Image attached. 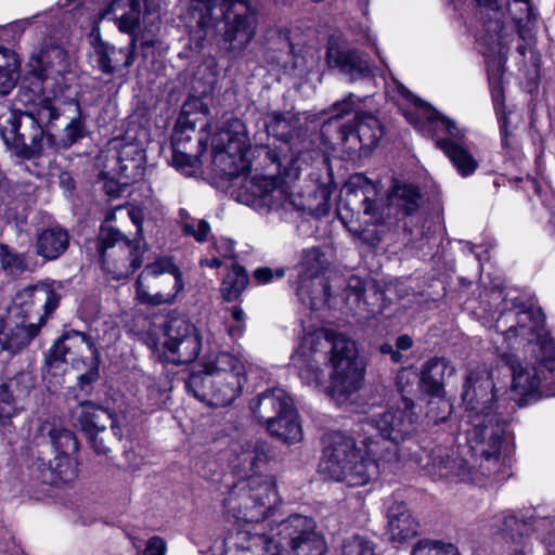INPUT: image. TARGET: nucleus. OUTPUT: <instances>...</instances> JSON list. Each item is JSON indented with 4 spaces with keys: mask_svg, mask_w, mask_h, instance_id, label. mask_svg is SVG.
<instances>
[{
    "mask_svg": "<svg viewBox=\"0 0 555 555\" xmlns=\"http://www.w3.org/2000/svg\"><path fill=\"white\" fill-rule=\"evenodd\" d=\"M493 339L512 372L511 399L525 406L542 397H555V341L544 330L540 309L515 304L496 321Z\"/></svg>",
    "mask_w": 555,
    "mask_h": 555,
    "instance_id": "1",
    "label": "nucleus"
},
{
    "mask_svg": "<svg viewBox=\"0 0 555 555\" xmlns=\"http://www.w3.org/2000/svg\"><path fill=\"white\" fill-rule=\"evenodd\" d=\"M481 22L478 38L485 57L494 108L498 114L502 145L511 147V133L506 115L500 114L504 102L503 74L513 43L525 56L534 44L539 10L534 0H476Z\"/></svg>",
    "mask_w": 555,
    "mask_h": 555,
    "instance_id": "2",
    "label": "nucleus"
},
{
    "mask_svg": "<svg viewBox=\"0 0 555 555\" xmlns=\"http://www.w3.org/2000/svg\"><path fill=\"white\" fill-rule=\"evenodd\" d=\"M34 68L31 90L35 99L26 112H10L0 117V132L7 146L22 158H31L42 149L46 137L54 144L50 132L53 121L60 117L59 96L63 94L64 74L68 63L61 48H51L41 53Z\"/></svg>",
    "mask_w": 555,
    "mask_h": 555,
    "instance_id": "3",
    "label": "nucleus"
},
{
    "mask_svg": "<svg viewBox=\"0 0 555 555\" xmlns=\"http://www.w3.org/2000/svg\"><path fill=\"white\" fill-rule=\"evenodd\" d=\"M292 363L301 379L315 387L325 383L323 366L331 365V397L343 404L363 385L365 365L358 356L356 343L345 334L328 328L307 332L295 352Z\"/></svg>",
    "mask_w": 555,
    "mask_h": 555,
    "instance_id": "4",
    "label": "nucleus"
},
{
    "mask_svg": "<svg viewBox=\"0 0 555 555\" xmlns=\"http://www.w3.org/2000/svg\"><path fill=\"white\" fill-rule=\"evenodd\" d=\"M236 550L262 555H325L326 543L317 531L312 518L295 514L280 521L269 531L256 526L254 531H237L231 538Z\"/></svg>",
    "mask_w": 555,
    "mask_h": 555,
    "instance_id": "5",
    "label": "nucleus"
},
{
    "mask_svg": "<svg viewBox=\"0 0 555 555\" xmlns=\"http://www.w3.org/2000/svg\"><path fill=\"white\" fill-rule=\"evenodd\" d=\"M415 409V403L402 396L395 405L365 417L362 444L369 456H377L383 472L391 473L402 462L400 444L412 434L417 422Z\"/></svg>",
    "mask_w": 555,
    "mask_h": 555,
    "instance_id": "6",
    "label": "nucleus"
},
{
    "mask_svg": "<svg viewBox=\"0 0 555 555\" xmlns=\"http://www.w3.org/2000/svg\"><path fill=\"white\" fill-rule=\"evenodd\" d=\"M247 382L244 361L227 351L204 357L202 370L193 371L185 380L186 390L199 401L227 406L242 393Z\"/></svg>",
    "mask_w": 555,
    "mask_h": 555,
    "instance_id": "7",
    "label": "nucleus"
},
{
    "mask_svg": "<svg viewBox=\"0 0 555 555\" xmlns=\"http://www.w3.org/2000/svg\"><path fill=\"white\" fill-rule=\"evenodd\" d=\"M196 23L202 28L224 23L223 39L231 50H243L254 39L258 12L249 0H191Z\"/></svg>",
    "mask_w": 555,
    "mask_h": 555,
    "instance_id": "8",
    "label": "nucleus"
},
{
    "mask_svg": "<svg viewBox=\"0 0 555 555\" xmlns=\"http://www.w3.org/2000/svg\"><path fill=\"white\" fill-rule=\"evenodd\" d=\"M365 455H361L352 437L335 431L327 436L320 469L333 480L345 481L351 487L364 486L386 473L377 456Z\"/></svg>",
    "mask_w": 555,
    "mask_h": 555,
    "instance_id": "9",
    "label": "nucleus"
},
{
    "mask_svg": "<svg viewBox=\"0 0 555 555\" xmlns=\"http://www.w3.org/2000/svg\"><path fill=\"white\" fill-rule=\"evenodd\" d=\"M279 501L274 479L259 473L236 482L223 500V508L228 516L254 524L245 531H254L256 526H264V531H269L272 526L264 520Z\"/></svg>",
    "mask_w": 555,
    "mask_h": 555,
    "instance_id": "10",
    "label": "nucleus"
},
{
    "mask_svg": "<svg viewBox=\"0 0 555 555\" xmlns=\"http://www.w3.org/2000/svg\"><path fill=\"white\" fill-rule=\"evenodd\" d=\"M499 409L496 404L495 413L466 414L464 429L469 450L481 459L483 474L494 480H501L509 474L508 460L501 457L506 421Z\"/></svg>",
    "mask_w": 555,
    "mask_h": 555,
    "instance_id": "11",
    "label": "nucleus"
},
{
    "mask_svg": "<svg viewBox=\"0 0 555 555\" xmlns=\"http://www.w3.org/2000/svg\"><path fill=\"white\" fill-rule=\"evenodd\" d=\"M184 289L182 272L170 257L145 266L135 282V297L150 306L172 305Z\"/></svg>",
    "mask_w": 555,
    "mask_h": 555,
    "instance_id": "12",
    "label": "nucleus"
},
{
    "mask_svg": "<svg viewBox=\"0 0 555 555\" xmlns=\"http://www.w3.org/2000/svg\"><path fill=\"white\" fill-rule=\"evenodd\" d=\"M212 163L225 177L235 178L249 171L250 143L246 126L238 118L228 120L211 138Z\"/></svg>",
    "mask_w": 555,
    "mask_h": 555,
    "instance_id": "13",
    "label": "nucleus"
},
{
    "mask_svg": "<svg viewBox=\"0 0 555 555\" xmlns=\"http://www.w3.org/2000/svg\"><path fill=\"white\" fill-rule=\"evenodd\" d=\"M103 269L114 280H122L132 274L142 264L141 248L133 244L119 230L103 225L96 241Z\"/></svg>",
    "mask_w": 555,
    "mask_h": 555,
    "instance_id": "14",
    "label": "nucleus"
},
{
    "mask_svg": "<svg viewBox=\"0 0 555 555\" xmlns=\"http://www.w3.org/2000/svg\"><path fill=\"white\" fill-rule=\"evenodd\" d=\"M377 194L376 185L362 175L351 178L345 193L346 207L354 215L362 214L367 217L364 222L374 225L353 231L354 235L370 246H376L382 241V232L376 228L383 219V212L377 204Z\"/></svg>",
    "mask_w": 555,
    "mask_h": 555,
    "instance_id": "15",
    "label": "nucleus"
},
{
    "mask_svg": "<svg viewBox=\"0 0 555 555\" xmlns=\"http://www.w3.org/2000/svg\"><path fill=\"white\" fill-rule=\"evenodd\" d=\"M398 92L413 103V108L404 112L410 124L424 137L431 139L463 140L465 131L456 122L441 114L426 102L413 95L399 81L395 80Z\"/></svg>",
    "mask_w": 555,
    "mask_h": 555,
    "instance_id": "16",
    "label": "nucleus"
},
{
    "mask_svg": "<svg viewBox=\"0 0 555 555\" xmlns=\"http://www.w3.org/2000/svg\"><path fill=\"white\" fill-rule=\"evenodd\" d=\"M330 261L320 247H310L301 251L297 264L298 280L297 296L301 301L309 299L312 309L325 304L330 297L328 286L321 279V274L328 267Z\"/></svg>",
    "mask_w": 555,
    "mask_h": 555,
    "instance_id": "17",
    "label": "nucleus"
},
{
    "mask_svg": "<svg viewBox=\"0 0 555 555\" xmlns=\"http://www.w3.org/2000/svg\"><path fill=\"white\" fill-rule=\"evenodd\" d=\"M164 360L173 364H188L201 351L196 327L183 317H170L165 325Z\"/></svg>",
    "mask_w": 555,
    "mask_h": 555,
    "instance_id": "18",
    "label": "nucleus"
},
{
    "mask_svg": "<svg viewBox=\"0 0 555 555\" xmlns=\"http://www.w3.org/2000/svg\"><path fill=\"white\" fill-rule=\"evenodd\" d=\"M60 296L49 284L29 285L18 291L8 308L10 321L22 319L28 321L33 314L38 317V323L44 324L47 317L59 306Z\"/></svg>",
    "mask_w": 555,
    "mask_h": 555,
    "instance_id": "19",
    "label": "nucleus"
},
{
    "mask_svg": "<svg viewBox=\"0 0 555 555\" xmlns=\"http://www.w3.org/2000/svg\"><path fill=\"white\" fill-rule=\"evenodd\" d=\"M268 459V447L261 440L243 439L230 446L229 465L242 480L259 474Z\"/></svg>",
    "mask_w": 555,
    "mask_h": 555,
    "instance_id": "20",
    "label": "nucleus"
},
{
    "mask_svg": "<svg viewBox=\"0 0 555 555\" xmlns=\"http://www.w3.org/2000/svg\"><path fill=\"white\" fill-rule=\"evenodd\" d=\"M86 352L96 356V349L87 335L77 331L67 332L49 349L46 357L48 371L56 374V370L68 361L76 365L79 361L78 357H82Z\"/></svg>",
    "mask_w": 555,
    "mask_h": 555,
    "instance_id": "21",
    "label": "nucleus"
},
{
    "mask_svg": "<svg viewBox=\"0 0 555 555\" xmlns=\"http://www.w3.org/2000/svg\"><path fill=\"white\" fill-rule=\"evenodd\" d=\"M248 190L271 209L306 210L302 202L289 192L288 185L281 178L255 176L249 181Z\"/></svg>",
    "mask_w": 555,
    "mask_h": 555,
    "instance_id": "22",
    "label": "nucleus"
},
{
    "mask_svg": "<svg viewBox=\"0 0 555 555\" xmlns=\"http://www.w3.org/2000/svg\"><path fill=\"white\" fill-rule=\"evenodd\" d=\"M496 391L492 376L486 369L472 371L463 392L466 414L495 413L493 402Z\"/></svg>",
    "mask_w": 555,
    "mask_h": 555,
    "instance_id": "23",
    "label": "nucleus"
},
{
    "mask_svg": "<svg viewBox=\"0 0 555 555\" xmlns=\"http://www.w3.org/2000/svg\"><path fill=\"white\" fill-rule=\"evenodd\" d=\"M421 467L434 479H466L472 480L470 469L463 460L452 459V454L444 448L437 447L431 451L423 450L417 459Z\"/></svg>",
    "mask_w": 555,
    "mask_h": 555,
    "instance_id": "24",
    "label": "nucleus"
},
{
    "mask_svg": "<svg viewBox=\"0 0 555 555\" xmlns=\"http://www.w3.org/2000/svg\"><path fill=\"white\" fill-rule=\"evenodd\" d=\"M340 140L352 152L370 151L374 149L384 134L380 121L371 114H361L356 117V126H341Z\"/></svg>",
    "mask_w": 555,
    "mask_h": 555,
    "instance_id": "25",
    "label": "nucleus"
},
{
    "mask_svg": "<svg viewBox=\"0 0 555 555\" xmlns=\"http://www.w3.org/2000/svg\"><path fill=\"white\" fill-rule=\"evenodd\" d=\"M138 41H140L142 47L154 46L153 39H140L139 36H132L129 46L125 49H116L96 39L94 42V52L98 67L103 73L112 74L121 67L130 66L134 61V51Z\"/></svg>",
    "mask_w": 555,
    "mask_h": 555,
    "instance_id": "26",
    "label": "nucleus"
},
{
    "mask_svg": "<svg viewBox=\"0 0 555 555\" xmlns=\"http://www.w3.org/2000/svg\"><path fill=\"white\" fill-rule=\"evenodd\" d=\"M326 62L331 68L338 69L339 73L348 76L351 80L365 77L370 74V67L358 51L335 39L328 41L326 51Z\"/></svg>",
    "mask_w": 555,
    "mask_h": 555,
    "instance_id": "27",
    "label": "nucleus"
},
{
    "mask_svg": "<svg viewBox=\"0 0 555 555\" xmlns=\"http://www.w3.org/2000/svg\"><path fill=\"white\" fill-rule=\"evenodd\" d=\"M73 455H55L53 463L37 457L31 463V473L43 483L60 486L75 480L78 476Z\"/></svg>",
    "mask_w": 555,
    "mask_h": 555,
    "instance_id": "28",
    "label": "nucleus"
},
{
    "mask_svg": "<svg viewBox=\"0 0 555 555\" xmlns=\"http://www.w3.org/2000/svg\"><path fill=\"white\" fill-rule=\"evenodd\" d=\"M292 406H294L293 400L281 388L259 393L249 404L254 416L259 422H263L266 426H269V423L274 422L281 414L287 413Z\"/></svg>",
    "mask_w": 555,
    "mask_h": 555,
    "instance_id": "29",
    "label": "nucleus"
},
{
    "mask_svg": "<svg viewBox=\"0 0 555 555\" xmlns=\"http://www.w3.org/2000/svg\"><path fill=\"white\" fill-rule=\"evenodd\" d=\"M43 324L24 321L22 319L7 320V326L0 334V345L3 350L15 354L26 348L31 339L37 336Z\"/></svg>",
    "mask_w": 555,
    "mask_h": 555,
    "instance_id": "30",
    "label": "nucleus"
},
{
    "mask_svg": "<svg viewBox=\"0 0 555 555\" xmlns=\"http://www.w3.org/2000/svg\"><path fill=\"white\" fill-rule=\"evenodd\" d=\"M36 440L38 444H51L55 455H74L78 451L74 433L50 421L39 425Z\"/></svg>",
    "mask_w": 555,
    "mask_h": 555,
    "instance_id": "31",
    "label": "nucleus"
},
{
    "mask_svg": "<svg viewBox=\"0 0 555 555\" xmlns=\"http://www.w3.org/2000/svg\"><path fill=\"white\" fill-rule=\"evenodd\" d=\"M141 17V5L139 0H113L112 3L100 14V18L112 20L121 33L139 36L135 29Z\"/></svg>",
    "mask_w": 555,
    "mask_h": 555,
    "instance_id": "32",
    "label": "nucleus"
},
{
    "mask_svg": "<svg viewBox=\"0 0 555 555\" xmlns=\"http://www.w3.org/2000/svg\"><path fill=\"white\" fill-rule=\"evenodd\" d=\"M72 416L74 425L86 436L104 433L112 420V413L108 410L91 401L80 403L73 411Z\"/></svg>",
    "mask_w": 555,
    "mask_h": 555,
    "instance_id": "33",
    "label": "nucleus"
},
{
    "mask_svg": "<svg viewBox=\"0 0 555 555\" xmlns=\"http://www.w3.org/2000/svg\"><path fill=\"white\" fill-rule=\"evenodd\" d=\"M417 522L408 507L402 503H395L388 509V535L397 546L404 544L417 534Z\"/></svg>",
    "mask_w": 555,
    "mask_h": 555,
    "instance_id": "34",
    "label": "nucleus"
},
{
    "mask_svg": "<svg viewBox=\"0 0 555 555\" xmlns=\"http://www.w3.org/2000/svg\"><path fill=\"white\" fill-rule=\"evenodd\" d=\"M68 246V232L60 225L44 228L36 234V254L46 260L57 259Z\"/></svg>",
    "mask_w": 555,
    "mask_h": 555,
    "instance_id": "35",
    "label": "nucleus"
},
{
    "mask_svg": "<svg viewBox=\"0 0 555 555\" xmlns=\"http://www.w3.org/2000/svg\"><path fill=\"white\" fill-rule=\"evenodd\" d=\"M487 526L492 533L509 539L513 543L525 540L527 524L524 516L515 511L505 509L496 513L489 519Z\"/></svg>",
    "mask_w": 555,
    "mask_h": 555,
    "instance_id": "36",
    "label": "nucleus"
},
{
    "mask_svg": "<svg viewBox=\"0 0 555 555\" xmlns=\"http://www.w3.org/2000/svg\"><path fill=\"white\" fill-rule=\"evenodd\" d=\"M436 146L444 153L462 177L473 175L478 168V162L462 140L439 139Z\"/></svg>",
    "mask_w": 555,
    "mask_h": 555,
    "instance_id": "37",
    "label": "nucleus"
},
{
    "mask_svg": "<svg viewBox=\"0 0 555 555\" xmlns=\"http://www.w3.org/2000/svg\"><path fill=\"white\" fill-rule=\"evenodd\" d=\"M189 140L190 137L184 135L182 131H176L172 138V164L177 169L181 170L185 175H191L198 163L199 154L206 150V146H202L203 140L199 139L198 151L197 153H193L186 147Z\"/></svg>",
    "mask_w": 555,
    "mask_h": 555,
    "instance_id": "38",
    "label": "nucleus"
},
{
    "mask_svg": "<svg viewBox=\"0 0 555 555\" xmlns=\"http://www.w3.org/2000/svg\"><path fill=\"white\" fill-rule=\"evenodd\" d=\"M267 430L286 443H296L302 439L301 425L294 406L287 413L278 416L274 422H270Z\"/></svg>",
    "mask_w": 555,
    "mask_h": 555,
    "instance_id": "39",
    "label": "nucleus"
},
{
    "mask_svg": "<svg viewBox=\"0 0 555 555\" xmlns=\"http://www.w3.org/2000/svg\"><path fill=\"white\" fill-rule=\"evenodd\" d=\"M447 370L448 364L443 359L434 358L424 363L421 383L427 392L431 395L441 392Z\"/></svg>",
    "mask_w": 555,
    "mask_h": 555,
    "instance_id": "40",
    "label": "nucleus"
},
{
    "mask_svg": "<svg viewBox=\"0 0 555 555\" xmlns=\"http://www.w3.org/2000/svg\"><path fill=\"white\" fill-rule=\"evenodd\" d=\"M248 284V274L246 270L238 266L233 264L231 271L223 279L221 284V294L224 300L234 301L244 292Z\"/></svg>",
    "mask_w": 555,
    "mask_h": 555,
    "instance_id": "41",
    "label": "nucleus"
},
{
    "mask_svg": "<svg viewBox=\"0 0 555 555\" xmlns=\"http://www.w3.org/2000/svg\"><path fill=\"white\" fill-rule=\"evenodd\" d=\"M389 202L391 205L402 209L405 215H410L420 206V193L412 185L397 184L392 188Z\"/></svg>",
    "mask_w": 555,
    "mask_h": 555,
    "instance_id": "42",
    "label": "nucleus"
},
{
    "mask_svg": "<svg viewBox=\"0 0 555 555\" xmlns=\"http://www.w3.org/2000/svg\"><path fill=\"white\" fill-rule=\"evenodd\" d=\"M411 555H461L456 545L441 541H421Z\"/></svg>",
    "mask_w": 555,
    "mask_h": 555,
    "instance_id": "43",
    "label": "nucleus"
},
{
    "mask_svg": "<svg viewBox=\"0 0 555 555\" xmlns=\"http://www.w3.org/2000/svg\"><path fill=\"white\" fill-rule=\"evenodd\" d=\"M343 555H376L375 544L365 537L352 535L345 540Z\"/></svg>",
    "mask_w": 555,
    "mask_h": 555,
    "instance_id": "44",
    "label": "nucleus"
},
{
    "mask_svg": "<svg viewBox=\"0 0 555 555\" xmlns=\"http://www.w3.org/2000/svg\"><path fill=\"white\" fill-rule=\"evenodd\" d=\"M268 157L272 160V163H276L279 168H284V175L289 180H295L298 178L299 172L301 171V162L300 154L293 155L289 159L287 156L279 157L274 151L267 152Z\"/></svg>",
    "mask_w": 555,
    "mask_h": 555,
    "instance_id": "45",
    "label": "nucleus"
},
{
    "mask_svg": "<svg viewBox=\"0 0 555 555\" xmlns=\"http://www.w3.org/2000/svg\"><path fill=\"white\" fill-rule=\"evenodd\" d=\"M0 262L5 270L14 273L22 272L26 268L23 257L7 245H0Z\"/></svg>",
    "mask_w": 555,
    "mask_h": 555,
    "instance_id": "46",
    "label": "nucleus"
},
{
    "mask_svg": "<svg viewBox=\"0 0 555 555\" xmlns=\"http://www.w3.org/2000/svg\"><path fill=\"white\" fill-rule=\"evenodd\" d=\"M64 135L60 139L59 142L54 139L53 145H61L63 147H68L73 143H75L79 138L82 137V124L78 119H72L63 130Z\"/></svg>",
    "mask_w": 555,
    "mask_h": 555,
    "instance_id": "47",
    "label": "nucleus"
},
{
    "mask_svg": "<svg viewBox=\"0 0 555 555\" xmlns=\"http://www.w3.org/2000/svg\"><path fill=\"white\" fill-rule=\"evenodd\" d=\"M182 230L186 235L193 236L197 242H204L207 240V235L210 232V225L206 220L183 222Z\"/></svg>",
    "mask_w": 555,
    "mask_h": 555,
    "instance_id": "48",
    "label": "nucleus"
},
{
    "mask_svg": "<svg viewBox=\"0 0 555 555\" xmlns=\"http://www.w3.org/2000/svg\"><path fill=\"white\" fill-rule=\"evenodd\" d=\"M16 413V408L11 393L8 390H0V423L5 424Z\"/></svg>",
    "mask_w": 555,
    "mask_h": 555,
    "instance_id": "49",
    "label": "nucleus"
},
{
    "mask_svg": "<svg viewBox=\"0 0 555 555\" xmlns=\"http://www.w3.org/2000/svg\"><path fill=\"white\" fill-rule=\"evenodd\" d=\"M347 288L349 291L348 298L354 297L356 301H363L364 305L370 306L366 299L365 283L358 276H351L348 281Z\"/></svg>",
    "mask_w": 555,
    "mask_h": 555,
    "instance_id": "50",
    "label": "nucleus"
},
{
    "mask_svg": "<svg viewBox=\"0 0 555 555\" xmlns=\"http://www.w3.org/2000/svg\"><path fill=\"white\" fill-rule=\"evenodd\" d=\"M18 60L16 54L7 48L0 47V70L17 73Z\"/></svg>",
    "mask_w": 555,
    "mask_h": 555,
    "instance_id": "51",
    "label": "nucleus"
},
{
    "mask_svg": "<svg viewBox=\"0 0 555 555\" xmlns=\"http://www.w3.org/2000/svg\"><path fill=\"white\" fill-rule=\"evenodd\" d=\"M353 98L354 95L350 93L343 101L336 102L332 107L333 116L330 118L328 122L343 118L346 114L352 112L356 108Z\"/></svg>",
    "mask_w": 555,
    "mask_h": 555,
    "instance_id": "52",
    "label": "nucleus"
},
{
    "mask_svg": "<svg viewBox=\"0 0 555 555\" xmlns=\"http://www.w3.org/2000/svg\"><path fill=\"white\" fill-rule=\"evenodd\" d=\"M285 275L284 269L272 270L267 267L258 268L254 272V278L259 284H267L272 282L274 279H281Z\"/></svg>",
    "mask_w": 555,
    "mask_h": 555,
    "instance_id": "53",
    "label": "nucleus"
},
{
    "mask_svg": "<svg viewBox=\"0 0 555 555\" xmlns=\"http://www.w3.org/2000/svg\"><path fill=\"white\" fill-rule=\"evenodd\" d=\"M214 249L223 258L233 259L235 257V243L227 237H220L214 243Z\"/></svg>",
    "mask_w": 555,
    "mask_h": 555,
    "instance_id": "54",
    "label": "nucleus"
},
{
    "mask_svg": "<svg viewBox=\"0 0 555 555\" xmlns=\"http://www.w3.org/2000/svg\"><path fill=\"white\" fill-rule=\"evenodd\" d=\"M264 126L267 128V131L269 133H272L274 135H283L284 131L280 132V127H286L285 118L280 113H272L269 114L264 120Z\"/></svg>",
    "mask_w": 555,
    "mask_h": 555,
    "instance_id": "55",
    "label": "nucleus"
},
{
    "mask_svg": "<svg viewBox=\"0 0 555 555\" xmlns=\"http://www.w3.org/2000/svg\"><path fill=\"white\" fill-rule=\"evenodd\" d=\"M137 155L141 158V152L135 146H125L118 154V162L120 164L121 172H125L129 169L130 165L128 163H135V158L132 157Z\"/></svg>",
    "mask_w": 555,
    "mask_h": 555,
    "instance_id": "56",
    "label": "nucleus"
},
{
    "mask_svg": "<svg viewBox=\"0 0 555 555\" xmlns=\"http://www.w3.org/2000/svg\"><path fill=\"white\" fill-rule=\"evenodd\" d=\"M166 542L160 537H152L146 542L142 555H166Z\"/></svg>",
    "mask_w": 555,
    "mask_h": 555,
    "instance_id": "57",
    "label": "nucleus"
},
{
    "mask_svg": "<svg viewBox=\"0 0 555 555\" xmlns=\"http://www.w3.org/2000/svg\"><path fill=\"white\" fill-rule=\"evenodd\" d=\"M231 314H232L233 320L236 321L238 323V325L231 326L229 328V334L232 337H238L243 333V327H244L243 323L245 320V312L243 311V309L241 307L235 306L231 309Z\"/></svg>",
    "mask_w": 555,
    "mask_h": 555,
    "instance_id": "58",
    "label": "nucleus"
},
{
    "mask_svg": "<svg viewBox=\"0 0 555 555\" xmlns=\"http://www.w3.org/2000/svg\"><path fill=\"white\" fill-rule=\"evenodd\" d=\"M17 79L16 73L0 70V95H7L15 87Z\"/></svg>",
    "mask_w": 555,
    "mask_h": 555,
    "instance_id": "59",
    "label": "nucleus"
},
{
    "mask_svg": "<svg viewBox=\"0 0 555 555\" xmlns=\"http://www.w3.org/2000/svg\"><path fill=\"white\" fill-rule=\"evenodd\" d=\"M147 405L151 408L158 406L163 400V392L155 380H151L150 385L147 386Z\"/></svg>",
    "mask_w": 555,
    "mask_h": 555,
    "instance_id": "60",
    "label": "nucleus"
},
{
    "mask_svg": "<svg viewBox=\"0 0 555 555\" xmlns=\"http://www.w3.org/2000/svg\"><path fill=\"white\" fill-rule=\"evenodd\" d=\"M100 434L87 435V438L91 442L93 450L98 454H107L111 448L104 442L103 438L99 437Z\"/></svg>",
    "mask_w": 555,
    "mask_h": 555,
    "instance_id": "61",
    "label": "nucleus"
},
{
    "mask_svg": "<svg viewBox=\"0 0 555 555\" xmlns=\"http://www.w3.org/2000/svg\"><path fill=\"white\" fill-rule=\"evenodd\" d=\"M99 377V370L98 366H93L91 370L86 372L85 374H81L78 377L80 388L83 389L86 385H90L93 382H95Z\"/></svg>",
    "mask_w": 555,
    "mask_h": 555,
    "instance_id": "62",
    "label": "nucleus"
},
{
    "mask_svg": "<svg viewBox=\"0 0 555 555\" xmlns=\"http://www.w3.org/2000/svg\"><path fill=\"white\" fill-rule=\"evenodd\" d=\"M515 544V548L512 555H529L531 552V547L527 540L518 541Z\"/></svg>",
    "mask_w": 555,
    "mask_h": 555,
    "instance_id": "63",
    "label": "nucleus"
},
{
    "mask_svg": "<svg viewBox=\"0 0 555 555\" xmlns=\"http://www.w3.org/2000/svg\"><path fill=\"white\" fill-rule=\"evenodd\" d=\"M413 345V340L409 335H401L396 340V347L399 350H409Z\"/></svg>",
    "mask_w": 555,
    "mask_h": 555,
    "instance_id": "64",
    "label": "nucleus"
}]
</instances>
